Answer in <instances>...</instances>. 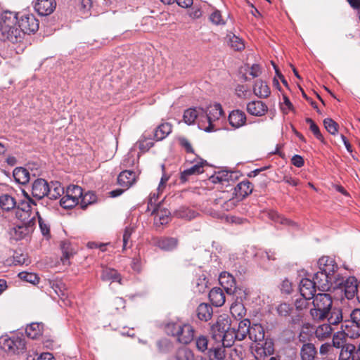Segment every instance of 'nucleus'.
<instances>
[{
	"mask_svg": "<svg viewBox=\"0 0 360 360\" xmlns=\"http://www.w3.org/2000/svg\"><path fill=\"white\" fill-rule=\"evenodd\" d=\"M154 145L153 141L146 134H143L139 140L136 143L135 146L131 149L128 155H133L132 153L136 150L135 148L138 147L141 153H146Z\"/></svg>",
	"mask_w": 360,
	"mask_h": 360,
	"instance_id": "obj_25",
	"label": "nucleus"
},
{
	"mask_svg": "<svg viewBox=\"0 0 360 360\" xmlns=\"http://www.w3.org/2000/svg\"><path fill=\"white\" fill-rule=\"evenodd\" d=\"M359 286L356 278L354 276H350L346 279L342 278L337 279L333 289H340L342 292H344L347 299L351 300L356 295Z\"/></svg>",
	"mask_w": 360,
	"mask_h": 360,
	"instance_id": "obj_8",
	"label": "nucleus"
},
{
	"mask_svg": "<svg viewBox=\"0 0 360 360\" xmlns=\"http://www.w3.org/2000/svg\"><path fill=\"white\" fill-rule=\"evenodd\" d=\"M256 257H259L261 259V264H264V262L266 260H274L275 258L273 254L271 252L267 251H259L255 254Z\"/></svg>",
	"mask_w": 360,
	"mask_h": 360,
	"instance_id": "obj_60",
	"label": "nucleus"
},
{
	"mask_svg": "<svg viewBox=\"0 0 360 360\" xmlns=\"http://www.w3.org/2000/svg\"><path fill=\"white\" fill-rule=\"evenodd\" d=\"M152 214H155V223L161 225L167 224L170 217V212L167 209H162L160 202L157 206L152 207Z\"/></svg>",
	"mask_w": 360,
	"mask_h": 360,
	"instance_id": "obj_19",
	"label": "nucleus"
},
{
	"mask_svg": "<svg viewBox=\"0 0 360 360\" xmlns=\"http://www.w3.org/2000/svg\"><path fill=\"white\" fill-rule=\"evenodd\" d=\"M326 129L331 134L334 135L338 132V124L332 119L326 118L323 120Z\"/></svg>",
	"mask_w": 360,
	"mask_h": 360,
	"instance_id": "obj_57",
	"label": "nucleus"
},
{
	"mask_svg": "<svg viewBox=\"0 0 360 360\" xmlns=\"http://www.w3.org/2000/svg\"><path fill=\"white\" fill-rule=\"evenodd\" d=\"M208 339L205 335H200L195 340V345L198 350L200 352H208Z\"/></svg>",
	"mask_w": 360,
	"mask_h": 360,
	"instance_id": "obj_52",
	"label": "nucleus"
},
{
	"mask_svg": "<svg viewBox=\"0 0 360 360\" xmlns=\"http://www.w3.org/2000/svg\"><path fill=\"white\" fill-rule=\"evenodd\" d=\"M18 16L17 23L18 28L25 34H30L37 32L39 29V21L35 16L29 13H16Z\"/></svg>",
	"mask_w": 360,
	"mask_h": 360,
	"instance_id": "obj_7",
	"label": "nucleus"
},
{
	"mask_svg": "<svg viewBox=\"0 0 360 360\" xmlns=\"http://www.w3.org/2000/svg\"><path fill=\"white\" fill-rule=\"evenodd\" d=\"M333 328L329 323H323L319 326L315 330V335L319 340H323L329 338Z\"/></svg>",
	"mask_w": 360,
	"mask_h": 360,
	"instance_id": "obj_40",
	"label": "nucleus"
},
{
	"mask_svg": "<svg viewBox=\"0 0 360 360\" xmlns=\"http://www.w3.org/2000/svg\"><path fill=\"white\" fill-rule=\"evenodd\" d=\"M253 91L255 95L260 98H266L271 94L270 88L263 80H257L255 82Z\"/></svg>",
	"mask_w": 360,
	"mask_h": 360,
	"instance_id": "obj_29",
	"label": "nucleus"
},
{
	"mask_svg": "<svg viewBox=\"0 0 360 360\" xmlns=\"http://www.w3.org/2000/svg\"><path fill=\"white\" fill-rule=\"evenodd\" d=\"M292 308L289 304L281 303L277 307V311L280 316H287L290 314Z\"/></svg>",
	"mask_w": 360,
	"mask_h": 360,
	"instance_id": "obj_59",
	"label": "nucleus"
},
{
	"mask_svg": "<svg viewBox=\"0 0 360 360\" xmlns=\"http://www.w3.org/2000/svg\"><path fill=\"white\" fill-rule=\"evenodd\" d=\"M212 307L206 303L200 304L196 309L198 318L203 321L210 320L212 316Z\"/></svg>",
	"mask_w": 360,
	"mask_h": 360,
	"instance_id": "obj_34",
	"label": "nucleus"
},
{
	"mask_svg": "<svg viewBox=\"0 0 360 360\" xmlns=\"http://www.w3.org/2000/svg\"><path fill=\"white\" fill-rule=\"evenodd\" d=\"M139 175L140 172L138 170H124L120 173L117 180H136Z\"/></svg>",
	"mask_w": 360,
	"mask_h": 360,
	"instance_id": "obj_50",
	"label": "nucleus"
},
{
	"mask_svg": "<svg viewBox=\"0 0 360 360\" xmlns=\"http://www.w3.org/2000/svg\"><path fill=\"white\" fill-rule=\"evenodd\" d=\"M210 302L215 307L222 306L226 300L225 294L221 288H213L209 293Z\"/></svg>",
	"mask_w": 360,
	"mask_h": 360,
	"instance_id": "obj_27",
	"label": "nucleus"
},
{
	"mask_svg": "<svg viewBox=\"0 0 360 360\" xmlns=\"http://www.w3.org/2000/svg\"><path fill=\"white\" fill-rule=\"evenodd\" d=\"M43 326L39 323H32L25 328V333L31 339H37L42 334Z\"/></svg>",
	"mask_w": 360,
	"mask_h": 360,
	"instance_id": "obj_37",
	"label": "nucleus"
},
{
	"mask_svg": "<svg viewBox=\"0 0 360 360\" xmlns=\"http://www.w3.org/2000/svg\"><path fill=\"white\" fill-rule=\"evenodd\" d=\"M16 202L15 199L8 195L4 194L0 196V207L5 211H9L13 208H15Z\"/></svg>",
	"mask_w": 360,
	"mask_h": 360,
	"instance_id": "obj_43",
	"label": "nucleus"
},
{
	"mask_svg": "<svg viewBox=\"0 0 360 360\" xmlns=\"http://www.w3.org/2000/svg\"><path fill=\"white\" fill-rule=\"evenodd\" d=\"M246 115L240 110H232L229 115V122L231 127L238 129L246 123Z\"/></svg>",
	"mask_w": 360,
	"mask_h": 360,
	"instance_id": "obj_18",
	"label": "nucleus"
},
{
	"mask_svg": "<svg viewBox=\"0 0 360 360\" xmlns=\"http://www.w3.org/2000/svg\"><path fill=\"white\" fill-rule=\"evenodd\" d=\"M219 282L227 294L231 295L236 289V281L233 276L227 272H222L219 277Z\"/></svg>",
	"mask_w": 360,
	"mask_h": 360,
	"instance_id": "obj_16",
	"label": "nucleus"
},
{
	"mask_svg": "<svg viewBox=\"0 0 360 360\" xmlns=\"http://www.w3.org/2000/svg\"><path fill=\"white\" fill-rule=\"evenodd\" d=\"M264 330L261 324H253L250 326V331L248 332L249 338L260 345L264 340Z\"/></svg>",
	"mask_w": 360,
	"mask_h": 360,
	"instance_id": "obj_24",
	"label": "nucleus"
},
{
	"mask_svg": "<svg viewBox=\"0 0 360 360\" xmlns=\"http://www.w3.org/2000/svg\"><path fill=\"white\" fill-rule=\"evenodd\" d=\"M240 177L238 172L221 169L210 176V180H237Z\"/></svg>",
	"mask_w": 360,
	"mask_h": 360,
	"instance_id": "obj_31",
	"label": "nucleus"
},
{
	"mask_svg": "<svg viewBox=\"0 0 360 360\" xmlns=\"http://www.w3.org/2000/svg\"><path fill=\"white\" fill-rule=\"evenodd\" d=\"M154 245L165 251H171L176 248L178 240L172 237L154 238L153 239Z\"/></svg>",
	"mask_w": 360,
	"mask_h": 360,
	"instance_id": "obj_17",
	"label": "nucleus"
},
{
	"mask_svg": "<svg viewBox=\"0 0 360 360\" xmlns=\"http://www.w3.org/2000/svg\"><path fill=\"white\" fill-rule=\"evenodd\" d=\"M311 299V298H304L303 297L297 299L295 302V306L296 309L299 311L306 309L308 305L307 300H310Z\"/></svg>",
	"mask_w": 360,
	"mask_h": 360,
	"instance_id": "obj_62",
	"label": "nucleus"
},
{
	"mask_svg": "<svg viewBox=\"0 0 360 360\" xmlns=\"http://www.w3.org/2000/svg\"><path fill=\"white\" fill-rule=\"evenodd\" d=\"M32 193L34 197L41 199L49 193V181H33Z\"/></svg>",
	"mask_w": 360,
	"mask_h": 360,
	"instance_id": "obj_28",
	"label": "nucleus"
},
{
	"mask_svg": "<svg viewBox=\"0 0 360 360\" xmlns=\"http://www.w3.org/2000/svg\"><path fill=\"white\" fill-rule=\"evenodd\" d=\"M226 39L229 46L235 51H241L245 48L243 39L233 33H229Z\"/></svg>",
	"mask_w": 360,
	"mask_h": 360,
	"instance_id": "obj_41",
	"label": "nucleus"
},
{
	"mask_svg": "<svg viewBox=\"0 0 360 360\" xmlns=\"http://www.w3.org/2000/svg\"><path fill=\"white\" fill-rule=\"evenodd\" d=\"M326 318L330 326L336 325L342 321V310L338 307H332L329 315Z\"/></svg>",
	"mask_w": 360,
	"mask_h": 360,
	"instance_id": "obj_44",
	"label": "nucleus"
},
{
	"mask_svg": "<svg viewBox=\"0 0 360 360\" xmlns=\"http://www.w3.org/2000/svg\"><path fill=\"white\" fill-rule=\"evenodd\" d=\"M13 262L14 265H28L30 263L27 254L19 253L17 252L13 255Z\"/></svg>",
	"mask_w": 360,
	"mask_h": 360,
	"instance_id": "obj_55",
	"label": "nucleus"
},
{
	"mask_svg": "<svg viewBox=\"0 0 360 360\" xmlns=\"http://www.w3.org/2000/svg\"><path fill=\"white\" fill-rule=\"evenodd\" d=\"M253 186L251 181H240L234 188V195L238 200H242L252 193Z\"/></svg>",
	"mask_w": 360,
	"mask_h": 360,
	"instance_id": "obj_21",
	"label": "nucleus"
},
{
	"mask_svg": "<svg viewBox=\"0 0 360 360\" xmlns=\"http://www.w3.org/2000/svg\"><path fill=\"white\" fill-rule=\"evenodd\" d=\"M318 265L319 270L324 271L329 276L333 277L335 281L339 278L335 274L338 267L333 259L329 257H322L319 259Z\"/></svg>",
	"mask_w": 360,
	"mask_h": 360,
	"instance_id": "obj_11",
	"label": "nucleus"
},
{
	"mask_svg": "<svg viewBox=\"0 0 360 360\" xmlns=\"http://www.w3.org/2000/svg\"><path fill=\"white\" fill-rule=\"evenodd\" d=\"M226 347L221 343H217L216 345H212L207 352L210 360H225Z\"/></svg>",
	"mask_w": 360,
	"mask_h": 360,
	"instance_id": "obj_22",
	"label": "nucleus"
},
{
	"mask_svg": "<svg viewBox=\"0 0 360 360\" xmlns=\"http://www.w3.org/2000/svg\"><path fill=\"white\" fill-rule=\"evenodd\" d=\"M210 20L214 23V24H216V25H224L225 23V22L224 21V20L222 19V17H221V13L219 11H214L211 15H210Z\"/></svg>",
	"mask_w": 360,
	"mask_h": 360,
	"instance_id": "obj_61",
	"label": "nucleus"
},
{
	"mask_svg": "<svg viewBox=\"0 0 360 360\" xmlns=\"http://www.w3.org/2000/svg\"><path fill=\"white\" fill-rule=\"evenodd\" d=\"M229 326H231L229 319L223 316L219 317L217 321L211 326L212 338L216 343H220L223 334L226 333Z\"/></svg>",
	"mask_w": 360,
	"mask_h": 360,
	"instance_id": "obj_9",
	"label": "nucleus"
},
{
	"mask_svg": "<svg viewBox=\"0 0 360 360\" xmlns=\"http://www.w3.org/2000/svg\"><path fill=\"white\" fill-rule=\"evenodd\" d=\"M165 331L168 335L176 337L179 342L184 345L191 343L195 336V330L188 323H168L165 326Z\"/></svg>",
	"mask_w": 360,
	"mask_h": 360,
	"instance_id": "obj_5",
	"label": "nucleus"
},
{
	"mask_svg": "<svg viewBox=\"0 0 360 360\" xmlns=\"http://www.w3.org/2000/svg\"><path fill=\"white\" fill-rule=\"evenodd\" d=\"M250 321L248 319H244L238 323L236 328V335L238 341L244 340L250 331ZM236 338V336H234Z\"/></svg>",
	"mask_w": 360,
	"mask_h": 360,
	"instance_id": "obj_33",
	"label": "nucleus"
},
{
	"mask_svg": "<svg viewBox=\"0 0 360 360\" xmlns=\"http://www.w3.org/2000/svg\"><path fill=\"white\" fill-rule=\"evenodd\" d=\"M64 193V188L60 186V181L49 182V193L46 196L50 199H57Z\"/></svg>",
	"mask_w": 360,
	"mask_h": 360,
	"instance_id": "obj_36",
	"label": "nucleus"
},
{
	"mask_svg": "<svg viewBox=\"0 0 360 360\" xmlns=\"http://www.w3.org/2000/svg\"><path fill=\"white\" fill-rule=\"evenodd\" d=\"M206 161L199 159L191 167L185 169L181 174V179L185 178L186 176L193 174H199L204 172L203 167L205 165Z\"/></svg>",
	"mask_w": 360,
	"mask_h": 360,
	"instance_id": "obj_35",
	"label": "nucleus"
},
{
	"mask_svg": "<svg viewBox=\"0 0 360 360\" xmlns=\"http://www.w3.org/2000/svg\"><path fill=\"white\" fill-rule=\"evenodd\" d=\"M14 180H21L22 179L30 180V174L29 171L22 167H16L13 172Z\"/></svg>",
	"mask_w": 360,
	"mask_h": 360,
	"instance_id": "obj_51",
	"label": "nucleus"
},
{
	"mask_svg": "<svg viewBox=\"0 0 360 360\" xmlns=\"http://www.w3.org/2000/svg\"><path fill=\"white\" fill-rule=\"evenodd\" d=\"M168 360H195L193 352L186 347L179 348Z\"/></svg>",
	"mask_w": 360,
	"mask_h": 360,
	"instance_id": "obj_30",
	"label": "nucleus"
},
{
	"mask_svg": "<svg viewBox=\"0 0 360 360\" xmlns=\"http://www.w3.org/2000/svg\"><path fill=\"white\" fill-rule=\"evenodd\" d=\"M175 214L176 217L179 218L191 219L195 217V212L189 210L186 207H181L178 210L175 212Z\"/></svg>",
	"mask_w": 360,
	"mask_h": 360,
	"instance_id": "obj_54",
	"label": "nucleus"
},
{
	"mask_svg": "<svg viewBox=\"0 0 360 360\" xmlns=\"http://www.w3.org/2000/svg\"><path fill=\"white\" fill-rule=\"evenodd\" d=\"M25 200H21L15 207V217L25 224H36L37 216L39 213L33 207L36 205L30 197L25 193Z\"/></svg>",
	"mask_w": 360,
	"mask_h": 360,
	"instance_id": "obj_4",
	"label": "nucleus"
},
{
	"mask_svg": "<svg viewBox=\"0 0 360 360\" xmlns=\"http://www.w3.org/2000/svg\"><path fill=\"white\" fill-rule=\"evenodd\" d=\"M37 219L38 220L39 226L42 235L45 237L50 236V224L49 221L42 217L39 213L37 216Z\"/></svg>",
	"mask_w": 360,
	"mask_h": 360,
	"instance_id": "obj_48",
	"label": "nucleus"
},
{
	"mask_svg": "<svg viewBox=\"0 0 360 360\" xmlns=\"http://www.w3.org/2000/svg\"><path fill=\"white\" fill-rule=\"evenodd\" d=\"M60 205L65 208L72 207L76 203L75 197L67 195L63 197L60 200Z\"/></svg>",
	"mask_w": 360,
	"mask_h": 360,
	"instance_id": "obj_58",
	"label": "nucleus"
},
{
	"mask_svg": "<svg viewBox=\"0 0 360 360\" xmlns=\"http://www.w3.org/2000/svg\"><path fill=\"white\" fill-rule=\"evenodd\" d=\"M18 16L11 11L4 12L0 17V39L12 43H18L22 39V32L16 27Z\"/></svg>",
	"mask_w": 360,
	"mask_h": 360,
	"instance_id": "obj_2",
	"label": "nucleus"
},
{
	"mask_svg": "<svg viewBox=\"0 0 360 360\" xmlns=\"http://www.w3.org/2000/svg\"><path fill=\"white\" fill-rule=\"evenodd\" d=\"M34 226L35 225L30 224H25L21 223L20 224H17L11 230V236L15 240H21L32 233Z\"/></svg>",
	"mask_w": 360,
	"mask_h": 360,
	"instance_id": "obj_15",
	"label": "nucleus"
},
{
	"mask_svg": "<svg viewBox=\"0 0 360 360\" xmlns=\"http://www.w3.org/2000/svg\"><path fill=\"white\" fill-rule=\"evenodd\" d=\"M0 348L8 356H18L26 351V342L22 335H3L0 338Z\"/></svg>",
	"mask_w": 360,
	"mask_h": 360,
	"instance_id": "obj_6",
	"label": "nucleus"
},
{
	"mask_svg": "<svg viewBox=\"0 0 360 360\" xmlns=\"http://www.w3.org/2000/svg\"><path fill=\"white\" fill-rule=\"evenodd\" d=\"M269 218L271 219H272L273 221H274L275 222H278V223H280L282 224H288V225L295 224V223L291 221L290 219L283 217L282 216L278 214V212H276V211H274V210H271L269 212Z\"/></svg>",
	"mask_w": 360,
	"mask_h": 360,
	"instance_id": "obj_53",
	"label": "nucleus"
},
{
	"mask_svg": "<svg viewBox=\"0 0 360 360\" xmlns=\"http://www.w3.org/2000/svg\"><path fill=\"white\" fill-rule=\"evenodd\" d=\"M344 335L351 339H355L360 336V325L354 323L350 321H345L344 325L342 326Z\"/></svg>",
	"mask_w": 360,
	"mask_h": 360,
	"instance_id": "obj_23",
	"label": "nucleus"
},
{
	"mask_svg": "<svg viewBox=\"0 0 360 360\" xmlns=\"http://www.w3.org/2000/svg\"><path fill=\"white\" fill-rule=\"evenodd\" d=\"M223 115V110L219 103L210 105L206 110L202 108H191L185 110L184 120L188 124L197 121L199 129L212 132L217 130L215 122Z\"/></svg>",
	"mask_w": 360,
	"mask_h": 360,
	"instance_id": "obj_1",
	"label": "nucleus"
},
{
	"mask_svg": "<svg viewBox=\"0 0 360 360\" xmlns=\"http://www.w3.org/2000/svg\"><path fill=\"white\" fill-rule=\"evenodd\" d=\"M355 349V346L352 344H345L341 349L338 360H349L352 359V352Z\"/></svg>",
	"mask_w": 360,
	"mask_h": 360,
	"instance_id": "obj_47",
	"label": "nucleus"
},
{
	"mask_svg": "<svg viewBox=\"0 0 360 360\" xmlns=\"http://www.w3.org/2000/svg\"><path fill=\"white\" fill-rule=\"evenodd\" d=\"M247 112L255 117H262L268 112V106L261 101H252L247 103Z\"/></svg>",
	"mask_w": 360,
	"mask_h": 360,
	"instance_id": "obj_13",
	"label": "nucleus"
},
{
	"mask_svg": "<svg viewBox=\"0 0 360 360\" xmlns=\"http://www.w3.org/2000/svg\"><path fill=\"white\" fill-rule=\"evenodd\" d=\"M313 308L310 309V315L314 321H321L329 315L333 307V300L328 293H318L314 297Z\"/></svg>",
	"mask_w": 360,
	"mask_h": 360,
	"instance_id": "obj_3",
	"label": "nucleus"
},
{
	"mask_svg": "<svg viewBox=\"0 0 360 360\" xmlns=\"http://www.w3.org/2000/svg\"><path fill=\"white\" fill-rule=\"evenodd\" d=\"M18 276L20 279L32 284L37 283L39 280L38 276L34 273H28L23 271L19 273Z\"/></svg>",
	"mask_w": 360,
	"mask_h": 360,
	"instance_id": "obj_56",
	"label": "nucleus"
},
{
	"mask_svg": "<svg viewBox=\"0 0 360 360\" xmlns=\"http://www.w3.org/2000/svg\"><path fill=\"white\" fill-rule=\"evenodd\" d=\"M120 188L111 191L109 195L112 198H116L122 195L125 191L131 187L136 181H117Z\"/></svg>",
	"mask_w": 360,
	"mask_h": 360,
	"instance_id": "obj_45",
	"label": "nucleus"
},
{
	"mask_svg": "<svg viewBox=\"0 0 360 360\" xmlns=\"http://www.w3.org/2000/svg\"><path fill=\"white\" fill-rule=\"evenodd\" d=\"M27 360H55L53 355L49 352H45L41 354L36 359L30 356L27 357Z\"/></svg>",
	"mask_w": 360,
	"mask_h": 360,
	"instance_id": "obj_64",
	"label": "nucleus"
},
{
	"mask_svg": "<svg viewBox=\"0 0 360 360\" xmlns=\"http://www.w3.org/2000/svg\"><path fill=\"white\" fill-rule=\"evenodd\" d=\"M158 351L161 354H167L174 349V342L167 338H162L157 343Z\"/></svg>",
	"mask_w": 360,
	"mask_h": 360,
	"instance_id": "obj_42",
	"label": "nucleus"
},
{
	"mask_svg": "<svg viewBox=\"0 0 360 360\" xmlns=\"http://www.w3.org/2000/svg\"><path fill=\"white\" fill-rule=\"evenodd\" d=\"M312 281L317 286V289L321 291H327L333 288L336 281L333 279V277L329 276L321 270L314 274Z\"/></svg>",
	"mask_w": 360,
	"mask_h": 360,
	"instance_id": "obj_10",
	"label": "nucleus"
},
{
	"mask_svg": "<svg viewBox=\"0 0 360 360\" xmlns=\"http://www.w3.org/2000/svg\"><path fill=\"white\" fill-rule=\"evenodd\" d=\"M101 278L104 281L118 282L121 283L120 274L114 269L105 268L101 274Z\"/></svg>",
	"mask_w": 360,
	"mask_h": 360,
	"instance_id": "obj_39",
	"label": "nucleus"
},
{
	"mask_svg": "<svg viewBox=\"0 0 360 360\" xmlns=\"http://www.w3.org/2000/svg\"><path fill=\"white\" fill-rule=\"evenodd\" d=\"M60 249L63 253V256L61 257L63 264L70 265V259L76 253V250L69 240L61 241Z\"/></svg>",
	"mask_w": 360,
	"mask_h": 360,
	"instance_id": "obj_20",
	"label": "nucleus"
},
{
	"mask_svg": "<svg viewBox=\"0 0 360 360\" xmlns=\"http://www.w3.org/2000/svg\"><path fill=\"white\" fill-rule=\"evenodd\" d=\"M317 286L315 283L307 278H302L300 283V292L302 297L304 298H313L315 297V292Z\"/></svg>",
	"mask_w": 360,
	"mask_h": 360,
	"instance_id": "obj_14",
	"label": "nucleus"
},
{
	"mask_svg": "<svg viewBox=\"0 0 360 360\" xmlns=\"http://www.w3.org/2000/svg\"><path fill=\"white\" fill-rule=\"evenodd\" d=\"M234 336H236V328L229 326L226 333L223 334L220 343L223 344V345L226 347H231L234 344L235 341L238 340V338H235Z\"/></svg>",
	"mask_w": 360,
	"mask_h": 360,
	"instance_id": "obj_38",
	"label": "nucleus"
},
{
	"mask_svg": "<svg viewBox=\"0 0 360 360\" xmlns=\"http://www.w3.org/2000/svg\"><path fill=\"white\" fill-rule=\"evenodd\" d=\"M230 311L236 319H242L245 315L246 309L241 302H234L230 307Z\"/></svg>",
	"mask_w": 360,
	"mask_h": 360,
	"instance_id": "obj_46",
	"label": "nucleus"
},
{
	"mask_svg": "<svg viewBox=\"0 0 360 360\" xmlns=\"http://www.w3.org/2000/svg\"><path fill=\"white\" fill-rule=\"evenodd\" d=\"M134 231V229L131 226H127L124 231L122 236V250H124L127 248H131V236L133 232Z\"/></svg>",
	"mask_w": 360,
	"mask_h": 360,
	"instance_id": "obj_49",
	"label": "nucleus"
},
{
	"mask_svg": "<svg viewBox=\"0 0 360 360\" xmlns=\"http://www.w3.org/2000/svg\"><path fill=\"white\" fill-rule=\"evenodd\" d=\"M180 145L186 150L188 153L193 154L194 151L191 143L186 138L179 139Z\"/></svg>",
	"mask_w": 360,
	"mask_h": 360,
	"instance_id": "obj_63",
	"label": "nucleus"
},
{
	"mask_svg": "<svg viewBox=\"0 0 360 360\" xmlns=\"http://www.w3.org/2000/svg\"><path fill=\"white\" fill-rule=\"evenodd\" d=\"M317 350L312 343H304L300 348V355L302 360H314Z\"/></svg>",
	"mask_w": 360,
	"mask_h": 360,
	"instance_id": "obj_26",
	"label": "nucleus"
},
{
	"mask_svg": "<svg viewBox=\"0 0 360 360\" xmlns=\"http://www.w3.org/2000/svg\"><path fill=\"white\" fill-rule=\"evenodd\" d=\"M34 10L42 16L51 14L56 8V0H36Z\"/></svg>",
	"mask_w": 360,
	"mask_h": 360,
	"instance_id": "obj_12",
	"label": "nucleus"
},
{
	"mask_svg": "<svg viewBox=\"0 0 360 360\" xmlns=\"http://www.w3.org/2000/svg\"><path fill=\"white\" fill-rule=\"evenodd\" d=\"M172 130V124L168 122L160 124L155 130L154 139L157 141H162L166 138Z\"/></svg>",
	"mask_w": 360,
	"mask_h": 360,
	"instance_id": "obj_32",
	"label": "nucleus"
}]
</instances>
